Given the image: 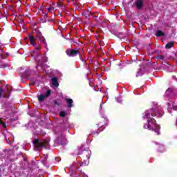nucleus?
<instances>
[{"label": "nucleus", "instance_id": "2eb2a0df", "mask_svg": "<svg viewBox=\"0 0 177 177\" xmlns=\"http://www.w3.org/2000/svg\"><path fill=\"white\" fill-rule=\"evenodd\" d=\"M66 115H67V113L65 111H62L59 113V116L60 117H66Z\"/></svg>", "mask_w": 177, "mask_h": 177}, {"label": "nucleus", "instance_id": "9d476101", "mask_svg": "<svg viewBox=\"0 0 177 177\" xmlns=\"http://www.w3.org/2000/svg\"><path fill=\"white\" fill-rule=\"evenodd\" d=\"M66 103L68 104V107H73V100L70 98L65 99Z\"/></svg>", "mask_w": 177, "mask_h": 177}, {"label": "nucleus", "instance_id": "f257e3e1", "mask_svg": "<svg viewBox=\"0 0 177 177\" xmlns=\"http://www.w3.org/2000/svg\"><path fill=\"white\" fill-rule=\"evenodd\" d=\"M162 109L161 107L158 108V109L155 111L154 109H149L143 113L142 118L144 120H147V122L144 124V129H149V131H153L157 133V135H160V126L156 124V120L153 118V117L157 115L158 117H162Z\"/></svg>", "mask_w": 177, "mask_h": 177}, {"label": "nucleus", "instance_id": "6e6552de", "mask_svg": "<svg viewBox=\"0 0 177 177\" xmlns=\"http://www.w3.org/2000/svg\"><path fill=\"white\" fill-rule=\"evenodd\" d=\"M136 6L138 9H140L143 6V0H137L136 1Z\"/></svg>", "mask_w": 177, "mask_h": 177}, {"label": "nucleus", "instance_id": "423d86ee", "mask_svg": "<svg viewBox=\"0 0 177 177\" xmlns=\"http://www.w3.org/2000/svg\"><path fill=\"white\" fill-rule=\"evenodd\" d=\"M49 95H50V90H48L46 93L41 94L40 95H37V98L39 102H42L43 100H45L46 97H49Z\"/></svg>", "mask_w": 177, "mask_h": 177}, {"label": "nucleus", "instance_id": "ddd939ff", "mask_svg": "<svg viewBox=\"0 0 177 177\" xmlns=\"http://www.w3.org/2000/svg\"><path fill=\"white\" fill-rule=\"evenodd\" d=\"M171 93H172V88H169L166 91L165 95H166L167 96H169V95H171Z\"/></svg>", "mask_w": 177, "mask_h": 177}, {"label": "nucleus", "instance_id": "aec40b11", "mask_svg": "<svg viewBox=\"0 0 177 177\" xmlns=\"http://www.w3.org/2000/svg\"><path fill=\"white\" fill-rule=\"evenodd\" d=\"M43 44H44V47L46 48L47 46H46V42H45V40H43Z\"/></svg>", "mask_w": 177, "mask_h": 177}, {"label": "nucleus", "instance_id": "0eeeda50", "mask_svg": "<svg viewBox=\"0 0 177 177\" xmlns=\"http://www.w3.org/2000/svg\"><path fill=\"white\" fill-rule=\"evenodd\" d=\"M57 142H59L60 145H67V140H66V136L63 135L62 138H58Z\"/></svg>", "mask_w": 177, "mask_h": 177}, {"label": "nucleus", "instance_id": "4be33fe9", "mask_svg": "<svg viewBox=\"0 0 177 177\" xmlns=\"http://www.w3.org/2000/svg\"><path fill=\"white\" fill-rule=\"evenodd\" d=\"M97 84H98L99 85L102 84V80H99L98 82H97Z\"/></svg>", "mask_w": 177, "mask_h": 177}, {"label": "nucleus", "instance_id": "7ed1b4c3", "mask_svg": "<svg viewBox=\"0 0 177 177\" xmlns=\"http://www.w3.org/2000/svg\"><path fill=\"white\" fill-rule=\"evenodd\" d=\"M9 93H10V91L8 89V88H0V99L1 97L6 98L9 97Z\"/></svg>", "mask_w": 177, "mask_h": 177}, {"label": "nucleus", "instance_id": "4468645a", "mask_svg": "<svg viewBox=\"0 0 177 177\" xmlns=\"http://www.w3.org/2000/svg\"><path fill=\"white\" fill-rule=\"evenodd\" d=\"M164 36V33L161 30H158L156 32V37H162Z\"/></svg>", "mask_w": 177, "mask_h": 177}, {"label": "nucleus", "instance_id": "1a4fd4ad", "mask_svg": "<svg viewBox=\"0 0 177 177\" xmlns=\"http://www.w3.org/2000/svg\"><path fill=\"white\" fill-rule=\"evenodd\" d=\"M51 82L53 86H59V82H57V78L53 77L51 80Z\"/></svg>", "mask_w": 177, "mask_h": 177}, {"label": "nucleus", "instance_id": "a211bd4d", "mask_svg": "<svg viewBox=\"0 0 177 177\" xmlns=\"http://www.w3.org/2000/svg\"><path fill=\"white\" fill-rule=\"evenodd\" d=\"M0 124H1V125H2L4 128H6V124L5 123H3V121L1 120V119H0Z\"/></svg>", "mask_w": 177, "mask_h": 177}, {"label": "nucleus", "instance_id": "412c9836", "mask_svg": "<svg viewBox=\"0 0 177 177\" xmlns=\"http://www.w3.org/2000/svg\"><path fill=\"white\" fill-rule=\"evenodd\" d=\"M6 142L7 143H10V140L8 139V138H6Z\"/></svg>", "mask_w": 177, "mask_h": 177}, {"label": "nucleus", "instance_id": "6ab92c4d", "mask_svg": "<svg viewBox=\"0 0 177 177\" xmlns=\"http://www.w3.org/2000/svg\"><path fill=\"white\" fill-rule=\"evenodd\" d=\"M53 10V8L52 7L47 8L48 12H52Z\"/></svg>", "mask_w": 177, "mask_h": 177}, {"label": "nucleus", "instance_id": "5701e85b", "mask_svg": "<svg viewBox=\"0 0 177 177\" xmlns=\"http://www.w3.org/2000/svg\"><path fill=\"white\" fill-rule=\"evenodd\" d=\"M36 49H37V50H41V47H40V46H38V47L36 48Z\"/></svg>", "mask_w": 177, "mask_h": 177}, {"label": "nucleus", "instance_id": "20e7f679", "mask_svg": "<svg viewBox=\"0 0 177 177\" xmlns=\"http://www.w3.org/2000/svg\"><path fill=\"white\" fill-rule=\"evenodd\" d=\"M66 53L71 57H74V56H77V55H79L80 57H81V54H80L78 50L68 49L66 50Z\"/></svg>", "mask_w": 177, "mask_h": 177}, {"label": "nucleus", "instance_id": "393cba45", "mask_svg": "<svg viewBox=\"0 0 177 177\" xmlns=\"http://www.w3.org/2000/svg\"><path fill=\"white\" fill-rule=\"evenodd\" d=\"M139 75H140V74H139V73H138L136 74V77H139Z\"/></svg>", "mask_w": 177, "mask_h": 177}, {"label": "nucleus", "instance_id": "b1692460", "mask_svg": "<svg viewBox=\"0 0 177 177\" xmlns=\"http://www.w3.org/2000/svg\"><path fill=\"white\" fill-rule=\"evenodd\" d=\"M39 39H44V37L40 36V37H39Z\"/></svg>", "mask_w": 177, "mask_h": 177}, {"label": "nucleus", "instance_id": "f8f14e48", "mask_svg": "<svg viewBox=\"0 0 177 177\" xmlns=\"http://www.w3.org/2000/svg\"><path fill=\"white\" fill-rule=\"evenodd\" d=\"M174 46V42L171 41L166 44V48L167 49H171Z\"/></svg>", "mask_w": 177, "mask_h": 177}, {"label": "nucleus", "instance_id": "cd10ccee", "mask_svg": "<svg viewBox=\"0 0 177 177\" xmlns=\"http://www.w3.org/2000/svg\"><path fill=\"white\" fill-rule=\"evenodd\" d=\"M161 148H162V149H164V146H161Z\"/></svg>", "mask_w": 177, "mask_h": 177}, {"label": "nucleus", "instance_id": "bb28decb", "mask_svg": "<svg viewBox=\"0 0 177 177\" xmlns=\"http://www.w3.org/2000/svg\"><path fill=\"white\" fill-rule=\"evenodd\" d=\"M44 62H48V58H46V59H45Z\"/></svg>", "mask_w": 177, "mask_h": 177}, {"label": "nucleus", "instance_id": "a878e982", "mask_svg": "<svg viewBox=\"0 0 177 177\" xmlns=\"http://www.w3.org/2000/svg\"><path fill=\"white\" fill-rule=\"evenodd\" d=\"M55 104L59 105V104L57 103V101H55Z\"/></svg>", "mask_w": 177, "mask_h": 177}, {"label": "nucleus", "instance_id": "dca6fc26", "mask_svg": "<svg viewBox=\"0 0 177 177\" xmlns=\"http://www.w3.org/2000/svg\"><path fill=\"white\" fill-rule=\"evenodd\" d=\"M116 101L118 103H122V99H121V97L116 98Z\"/></svg>", "mask_w": 177, "mask_h": 177}, {"label": "nucleus", "instance_id": "39448f33", "mask_svg": "<svg viewBox=\"0 0 177 177\" xmlns=\"http://www.w3.org/2000/svg\"><path fill=\"white\" fill-rule=\"evenodd\" d=\"M83 154H84V156H86L87 157V160H86L85 162H82L81 164V165H88L89 164V158H91V150H87V151H84Z\"/></svg>", "mask_w": 177, "mask_h": 177}, {"label": "nucleus", "instance_id": "9b49d317", "mask_svg": "<svg viewBox=\"0 0 177 177\" xmlns=\"http://www.w3.org/2000/svg\"><path fill=\"white\" fill-rule=\"evenodd\" d=\"M29 41H30V44L32 46H35V38H34V36H29Z\"/></svg>", "mask_w": 177, "mask_h": 177}, {"label": "nucleus", "instance_id": "f03ea898", "mask_svg": "<svg viewBox=\"0 0 177 177\" xmlns=\"http://www.w3.org/2000/svg\"><path fill=\"white\" fill-rule=\"evenodd\" d=\"M33 145L35 146V150H38V149H42V147L48 146V141H40L38 139H35L33 140Z\"/></svg>", "mask_w": 177, "mask_h": 177}, {"label": "nucleus", "instance_id": "f3484780", "mask_svg": "<svg viewBox=\"0 0 177 177\" xmlns=\"http://www.w3.org/2000/svg\"><path fill=\"white\" fill-rule=\"evenodd\" d=\"M89 85H90V86H91V87L95 86V84H93V81L90 80V81H89Z\"/></svg>", "mask_w": 177, "mask_h": 177}]
</instances>
